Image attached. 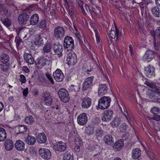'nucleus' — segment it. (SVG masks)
<instances>
[{
	"label": "nucleus",
	"mask_w": 160,
	"mask_h": 160,
	"mask_svg": "<svg viewBox=\"0 0 160 160\" xmlns=\"http://www.w3.org/2000/svg\"><path fill=\"white\" fill-rule=\"evenodd\" d=\"M151 99L152 101L160 102V88L154 83H151Z\"/></svg>",
	"instance_id": "nucleus-1"
},
{
	"label": "nucleus",
	"mask_w": 160,
	"mask_h": 160,
	"mask_svg": "<svg viewBox=\"0 0 160 160\" xmlns=\"http://www.w3.org/2000/svg\"><path fill=\"white\" fill-rule=\"evenodd\" d=\"M111 101V99L109 97H102L98 101V107L102 109H106L110 106Z\"/></svg>",
	"instance_id": "nucleus-2"
},
{
	"label": "nucleus",
	"mask_w": 160,
	"mask_h": 160,
	"mask_svg": "<svg viewBox=\"0 0 160 160\" xmlns=\"http://www.w3.org/2000/svg\"><path fill=\"white\" fill-rule=\"evenodd\" d=\"M58 94L60 100L63 102L66 103L69 100V96L66 89L62 88L58 91Z\"/></svg>",
	"instance_id": "nucleus-3"
},
{
	"label": "nucleus",
	"mask_w": 160,
	"mask_h": 160,
	"mask_svg": "<svg viewBox=\"0 0 160 160\" xmlns=\"http://www.w3.org/2000/svg\"><path fill=\"white\" fill-rule=\"evenodd\" d=\"M63 46L65 48L68 50L73 49L74 46L72 38L70 36L66 37L64 40Z\"/></svg>",
	"instance_id": "nucleus-4"
},
{
	"label": "nucleus",
	"mask_w": 160,
	"mask_h": 160,
	"mask_svg": "<svg viewBox=\"0 0 160 160\" xmlns=\"http://www.w3.org/2000/svg\"><path fill=\"white\" fill-rule=\"evenodd\" d=\"M151 33L152 36L153 37L152 42L154 48L155 50H157L159 48L158 43L156 40L155 36L156 35L160 38V27H158L156 29L155 32L154 31L151 30Z\"/></svg>",
	"instance_id": "nucleus-5"
},
{
	"label": "nucleus",
	"mask_w": 160,
	"mask_h": 160,
	"mask_svg": "<svg viewBox=\"0 0 160 160\" xmlns=\"http://www.w3.org/2000/svg\"><path fill=\"white\" fill-rule=\"evenodd\" d=\"M42 99L45 104L50 106L52 103V98L50 93L47 91L43 92L42 95Z\"/></svg>",
	"instance_id": "nucleus-6"
},
{
	"label": "nucleus",
	"mask_w": 160,
	"mask_h": 160,
	"mask_svg": "<svg viewBox=\"0 0 160 160\" xmlns=\"http://www.w3.org/2000/svg\"><path fill=\"white\" fill-rule=\"evenodd\" d=\"M39 153L41 157L45 160L49 159L51 157V153L48 149L41 148L39 150Z\"/></svg>",
	"instance_id": "nucleus-7"
},
{
	"label": "nucleus",
	"mask_w": 160,
	"mask_h": 160,
	"mask_svg": "<svg viewBox=\"0 0 160 160\" xmlns=\"http://www.w3.org/2000/svg\"><path fill=\"white\" fill-rule=\"evenodd\" d=\"M93 77H89L85 79L82 86V90L85 91L90 89L92 85Z\"/></svg>",
	"instance_id": "nucleus-8"
},
{
	"label": "nucleus",
	"mask_w": 160,
	"mask_h": 160,
	"mask_svg": "<svg viewBox=\"0 0 160 160\" xmlns=\"http://www.w3.org/2000/svg\"><path fill=\"white\" fill-rule=\"evenodd\" d=\"M67 60L68 65H74L77 62L76 55L74 52L69 53L68 55Z\"/></svg>",
	"instance_id": "nucleus-9"
},
{
	"label": "nucleus",
	"mask_w": 160,
	"mask_h": 160,
	"mask_svg": "<svg viewBox=\"0 0 160 160\" xmlns=\"http://www.w3.org/2000/svg\"><path fill=\"white\" fill-rule=\"evenodd\" d=\"M64 34L65 30L62 27L58 26L55 28L54 34L56 38H61L64 36Z\"/></svg>",
	"instance_id": "nucleus-10"
},
{
	"label": "nucleus",
	"mask_w": 160,
	"mask_h": 160,
	"mask_svg": "<svg viewBox=\"0 0 160 160\" xmlns=\"http://www.w3.org/2000/svg\"><path fill=\"white\" fill-rule=\"evenodd\" d=\"M54 149L59 152L64 151L66 149L67 146L65 143L62 141L56 142L53 146Z\"/></svg>",
	"instance_id": "nucleus-11"
},
{
	"label": "nucleus",
	"mask_w": 160,
	"mask_h": 160,
	"mask_svg": "<svg viewBox=\"0 0 160 160\" xmlns=\"http://www.w3.org/2000/svg\"><path fill=\"white\" fill-rule=\"evenodd\" d=\"M54 78L57 82L62 81L64 78V75L62 71L59 69H57L53 74Z\"/></svg>",
	"instance_id": "nucleus-12"
},
{
	"label": "nucleus",
	"mask_w": 160,
	"mask_h": 160,
	"mask_svg": "<svg viewBox=\"0 0 160 160\" xmlns=\"http://www.w3.org/2000/svg\"><path fill=\"white\" fill-rule=\"evenodd\" d=\"M48 61V59L43 57H38L36 61V64L38 67L42 68L45 66Z\"/></svg>",
	"instance_id": "nucleus-13"
},
{
	"label": "nucleus",
	"mask_w": 160,
	"mask_h": 160,
	"mask_svg": "<svg viewBox=\"0 0 160 160\" xmlns=\"http://www.w3.org/2000/svg\"><path fill=\"white\" fill-rule=\"evenodd\" d=\"M88 118L86 114L83 113L79 115L77 118V122L78 124L80 125H84L87 122Z\"/></svg>",
	"instance_id": "nucleus-14"
},
{
	"label": "nucleus",
	"mask_w": 160,
	"mask_h": 160,
	"mask_svg": "<svg viewBox=\"0 0 160 160\" xmlns=\"http://www.w3.org/2000/svg\"><path fill=\"white\" fill-rule=\"evenodd\" d=\"M113 112L110 110H106L103 114V116L102 118V121L108 122L112 118Z\"/></svg>",
	"instance_id": "nucleus-15"
},
{
	"label": "nucleus",
	"mask_w": 160,
	"mask_h": 160,
	"mask_svg": "<svg viewBox=\"0 0 160 160\" xmlns=\"http://www.w3.org/2000/svg\"><path fill=\"white\" fill-rule=\"evenodd\" d=\"M109 36L111 38H116V40H118L120 36L119 34V31L115 26V30L111 29L109 33Z\"/></svg>",
	"instance_id": "nucleus-16"
},
{
	"label": "nucleus",
	"mask_w": 160,
	"mask_h": 160,
	"mask_svg": "<svg viewBox=\"0 0 160 160\" xmlns=\"http://www.w3.org/2000/svg\"><path fill=\"white\" fill-rule=\"evenodd\" d=\"M53 50L56 55L58 56L59 57L62 56V46L57 44L54 45Z\"/></svg>",
	"instance_id": "nucleus-17"
},
{
	"label": "nucleus",
	"mask_w": 160,
	"mask_h": 160,
	"mask_svg": "<svg viewBox=\"0 0 160 160\" xmlns=\"http://www.w3.org/2000/svg\"><path fill=\"white\" fill-rule=\"evenodd\" d=\"M29 18V15L26 13H23L20 15L18 17V20L21 24H24Z\"/></svg>",
	"instance_id": "nucleus-18"
},
{
	"label": "nucleus",
	"mask_w": 160,
	"mask_h": 160,
	"mask_svg": "<svg viewBox=\"0 0 160 160\" xmlns=\"http://www.w3.org/2000/svg\"><path fill=\"white\" fill-rule=\"evenodd\" d=\"M14 146L16 149L18 151H22L25 149V144L23 141L20 140L16 141Z\"/></svg>",
	"instance_id": "nucleus-19"
},
{
	"label": "nucleus",
	"mask_w": 160,
	"mask_h": 160,
	"mask_svg": "<svg viewBox=\"0 0 160 160\" xmlns=\"http://www.w3.org/2000/svg\"><path fill=\"white\" fill-rule=\"evenodd\" d=\"M91 103V99L90 98H84L82 101V107L84 108H87L90 106Z\"/></svg>",
	"instance_id": "nucleus-20"
},
{
	"label": "nucleus",
	"mask_w": 160,
	"mask_h": 160,
	"mask_svg": "<svg viewBox=\"0 0 160 160\" xmlns=\"http://www.w3.org/2000/svg\"><path fill=\"white\" fill-rule=\"evenodd\" d=\"M23 57L27 62H28L30 64H32L34 63V60L31 54L25 53Z\"/></svg>",
	"instance_id": "nucleus-21"
},
{
	"label": "nucleus",
	"mask_w": 160,
	"mask_h": 160,
	"mask_svg": "<svg viewBox=\"0 0 160 160\" xmlns=\"http://www.w3.org/2000/svg\"><path fill=\"white\" fill-rule=\"evenodd\" d=\"M37 140L40 143H45L47 140V137L44 133H40L37 137Z\"/></svg>",
	"instance_id": "nucleus-22"
},
{
	"label": "nucleus",
	"mask_w": 160,
	"mask_h": 160,
	"mask_svg": "<svg viewBox=\"0 0 160 160\" xmlns=\"http://www.w3.org/2000/svg\"><path fill=\"white\" fill-rule=\"evenodd\" d=\"M141 150L138 148L134 149L132 152V157L134 159H138L141 155Z\"/></svg>",
	"instance_id": "nucleus-23"
},
{
	"label": "nucleus",
	"mask_w": 160,
	"mask_h": 160,
	"mask_svg": "<svg viewBox=\"0 0 160 160\" xmlns=\"http://www.w3.org/2000/svg\"><path fill=\"white\" fill-rule=\"evenodd\" d=\"M107 91V87L105 84L100 85L98 87V94L102 96L105 94Z\"/></svg>",
	"instance_id": "nucleus-24"
},
{
	"label": "nucleus",
	"mask_w": 160,
	"mask_h": 160,
	"mask_svg": "<svg viewBox=\"0 0 160 160\" xmlns=\"http://www.w3.org/2000/svg\"><path fill=\"white\" fill-rule=\"evenodd\" d=\"M39 20V16L38 14H35L31 17L30 22L31 25H35L38 23Z\"/></svg>",
	"instance_id": "nucleus-25"
},
{
	"label": "nucleus",
	"mask_w": 160,
	"mask_h": 160,
	"mask_svg": "<svg viewBox=\"0 0 160 160\" xmlns=\"http://www.w3.org/2000/svg\"><path fill=\"white\" fill-rule=\"evenodd\" d=\"M123 109L124 112H123L124 114V116L126 118L128 122L130 123V121H131V118L132 117V115L130 113V111L128 110L126 108H125L124 106H123Z\"/></svg>",
	"instance_id": "nucleus-26"
},
{
	"label": "nucleus",
	"mask_w": 160,
	"mask_h": 160,
	"mask_svg": "<svg viewBox=\"0 0 160 160\" xmlns=\"http://www.w3.org/2000/svg\"><path fill=\"white\" fill-rule=\"evenodd\" d=\"M5 149L8 151L12 150L13 147V145L12 141L10 139H7L5 142Z\"/></svg>",
	"instance_id": "nucleus-27"
},
{
	"label": "nucleus",
	"mask_w": 160,
	"mask_h": 160,
	"mask_svg": "<svg viewBox=\"0 0 160 160\" xmlns=\"http://www.w3.org/2000/svg\"><path fill=\"white\" fill-rule=\"evenodd\" d=\"M51 45L48 42L44 44L43 47L42 52L43 54H45L50 52L51 51Z\"/></svg>",
	"instance_id": "nucleus-28"
},
{
	"label": "nucleus",
	"mask_w": 160,
	"mask_h": 160,
	"mask_svg": "<svg viewBox=\"0 0 160 160\" xmlns=\"http://www.w3.org/2000/svg\"><path fill=\"white\" fill-rule=\"evenodd\" d=\"M26 143L28 145H33L36 142V138L32 136H28L25 139Z\"/></svg>",
	"instance_id": "nucleus-29"
},
{
	"label": "nucleus",
	"mask_w": 160,
	"mask_h": 160,
	"mask_svg": "<svg viewBox=\"0 0 160 160\" xmlns=\"http://www.w3.org/2000/svg\"><path fill=\"white\" fill-rule=\"evenodd\" d=\"M34 44L38 47H39L40 46H42L44 44L43 40L41 36L39 35L35 41L33 42Z\"/></svg>",
	"instance_id": "nucleus-30"
},
{
	"label": "nucleus",
	"mask_w": 160,
	"mask_h": 160,
	"mask_svg": "<svg viewBox=\"0 0 160 160\" xmlns=\"http://www.w3.org/2000/svg\"><path fill=\"white\" fill-rule=\"evenodd\" d=\"M7 138V133L3 128L0 127V142L4 141Z\"/></svg>",
	"instance_id": "nucleus-31"
},
{
	"label": "nucleus",
	"mask_w": 160,
	"mask_h": 160,
	"mask_svg": "<svg viewBox=\"0 0 160 160\" xmlns=\"http://www.w3.org/2000/svg\"><path fill=\"white\" fill-rule=\"evenodd\" d=\"M124 146L123 141L119 140L116 142L114 145V148L117 150H120Z\"/></svg>",
	"instance_id": "nucleus-32"
},
{
	"label": "nucleus",
	"mask_w": 160,
	"mask_h": 160,
	"mask_svg": "<svg viewBox=\"0 0 160 160\" xmlns=\"http://www.w3.org/2000/svg\"><path fill=\"white\" fill-rule=\"evenodd\" d=\"M121 119L119 117L115 118L114 120L110 123L113 127H117L121 123Z\"/></svg>",
	"instance_id": "nucleus-33"
},
{
	"label": "nucleus",
	"mask_w": 160,
	"mask_h": 160,
	"mask_svg": "<svg viewBox=\"0 0 160 160\" xmlns=\"http://www.w3.org/2000/svg\"><path fill=\"white\" fill-rule=\"evenodd\" d=\"M25 122L29 125L32 124L35 122L34 118L32 116H28L25 118Z\"/></svg>",
	"instance_id": "nucleus-34"
},
{
	"label": "nucleus",
	"mask_w": 160,
	"mask_h": 160,
	"mask_svg": "<svg viewBox=\"0 0 160 160\" xmlns=\"http://www.w3.org/2000/svg\"><path fill=\"white\" fill-rule=\"evenodd\" d=\"M105 143L108 145H111L113 142L112 138L111 135H108L106 136L104 138Z\"/></svg>",
	"instance_id": "nucleus-35"
},
{
	"label": "nucleus",
	"mask_w": 160,
	"mask_h": 160,
	"mask_svg": "<svg viewBox=\"0 0 160 160\" xmlns=\"http://www.w3.org/2000/svg\"><path fill=\"white\" fill-rule=\"evenodd\" d=\"M152 12L154 16L157 17H160V11L157 7H155L153 8Z\"/></svg>",
	"instance_id": "nucleus-36"
},
{
	"label": "nucleus",
	"mask_w": 160,
	"mask_h": 160,
	"mask_svg": "<svg viewBox=\"0 0 160 160\" xmlns=\"http://www.w3.org/2000/svg\"><path fill=\"white\" fill-rule=\"evenodd\" d=\"M0 60L2 63H7L9 60V57L8 55L3 54L1 56Z\"/></svg>",
	"instance_id": "nucleus-37"
},
{
	"label": "nucleus",
	"mask_w": 160,
	"mask_h": 160,
	"mask_svg": "<svg viewBox=\"0 0 160 160\" xmlns=\"http://www.w3.org/2000/svg\"><path fill=\"white\" fill-rule=\"evenodd\" d=\"M15 42L16 43V45L17 48H18L23 44V42L22 40L19 37H16Z\"/></svg>",
	"instance_id": "nucleus-38"
},
{
	"label": "nucleus",
	"mask_w": 160,
	"mask_h": 160,
	"mask_svg": "<svg viewBox=\"0 0 160 160\" xmlns=\"http://www.w3.org/2000/svg\"><path fill=\"white\" fill-rule=\"evenodd\" d=\"M1 20L3 23L7 27H9L12 24L11 20L8 18L2 19Z\"/></svg>",
	"instance_id": "nucleus-39"
},
{
	"label": "nucleus",
	"mask_w": 160,
	"mask_h": 160,
	"mask_svg": "<svg viewBox=\"0 0 160 160\" xmlns=\"http://www.w3.org/2000/svg\"><path fill=\"white\" fill-rule=\"evenodd\" d=\"M74 142L76 145H81L82 144V142L80 138V137L78 135H76L75 136Z\"/></svg>",
	"instance_id": "nucleus-40"
},
{
	"label": "nucleus",
	"mask_w": 160,
	"mask_h": 160,
	"mask_svg": "<svg viewBox=\"0 0 160 160\" xmlns=\"http://www.w3.org/2000/svg\"><path fill=\"white\" fill-rule=\"evenodd\" d=\"M38 26L40 28L45 29L46 28V23L45 19L42 20L38 25Z\"/></svg>",
	"instance_id": "nucleus-41"
},
{
	"label": "nucleus",
	"mask_w": 160,
	"mask_h": 160,
	"mask_svg": "<svg viewBox=\"0 0 160 160\" xmlns=\"http://www.w3.org/2000/svg\"><path fill=\"white\" fill-rule=\"evenodd\" d=\"M2 70L3 72L7 71L9 68V66L7 63H2L0 64Z\"/></svg>",
	"instance_id": "nucleus-42"
},
{
	"label": "nucleus",
	"mask_w": 160,
	"mask_h": 160,
	"mask_svg": "<svg viewBox=\"0 0 160 160\" xmlns=\"http://www.w3.org/2000/svg\"><path fill=\"white\" fill-rule=\"evenodd\" d=\"M73 158L72 154L69 152L64 154L63 160H72Z\"/></svg>",
	"instance_id": "nucleus-43"
},
{
	"label": "nucleus",
	"mask_w": 160,
	"mask_h": 160,
	"mask_svg": "<svg viewBox=\"0 0 160 160\" xmlns=\"http://www.w3.org/2000/svg\"><path fill=\"white\" fill-rule=\"evenodd\" d=\"M18 129L20 133H22L26 131L27 128L25 126L21 125L19 126Z\"/></svg>",
	"instance_id": "nucleus-44"
},
{
	"label": "nucleus",
	"mask_w": 160,
	"mask_h": 160,
	"mask_svg": "<svg viewBox=\"0 0 160 160\" xmlns=\"http://www.w3.org/2000/svg\"><path fill=\"white\" fill-rule=\"evenodd\" d=\"M95 135L97 137H101L103 135V131L100 129H98L96 131Z\"/></svg>",
	"instance_id": "nucleus-45"
},
{
	"label": "nucleus",
	"mask_w": 160,
	"mask_h": 160,
	"mask_svg": "<svg viewBox=\"0 0 160 160\" xmlns=\"http://www.w3.org/2000/svg\"><path fill=\"white\" fill-rule=\"evenodd\" d=\"M150 51L149 50H148L146 51L145 54L143 57V60H147V61L148 62H149V60L148 61V60L150 58Z\"/></svg>",
	"instance_id": "nucleus-46"
},
{
	"label": "nucleus",
	"mask_w": 160,
	"mask_h": 160,
	"mask_svg": "<svg viewBox=\"0 0 160 160\" xmlns=\"http://www.w3.org/2000/svg\"><path fill=\"white\" fill-rule=\"evenodd\" d=\"M128 126L125 123H122L120 126V130L121 132H124L127 129Z\"/></svg>",
	"instance_id": "nucleus-47"
},
{
	"label": "nucleus",
	"mask_w": 160,
	"mask_h": 160,
	"mask_svg": "<svg viewBox=\"0 0 160 160\" xmlns=\"http://www.w3.org/2000/svg\"><path fill=\"white\" fill-rule=\"evenodd\" d=\"M151 111L153 114H157L160 112V110L158 108L154 107L152 108Z\"/></svg>",
	"instance_id": "nucleus-48"
},
{
	"label": "nucleus",
	"mask_w": 160,
	"mask_h": 160,
	"mask_svg": "<svg viewBox=\"0 0 160 160\" xmlns=\"http://www.w3.org/2000/svg\"><path fill=\"white\" fill-rule=\"evenodd\" d=\"M46 76L47 78L49 80L50 82L52 83H54V81L51 75L48 73H46Z\"/></svg>",
	"instance_id": "nucleus-49"
},
{
	"label": "nucleus",
	"mask_w": 160,
	"mask_h": 160,
	"mask_svg": "<svg viewBox=\"0 0 160 160\" xmlns=\"http://www.w3.org/2000/svg\"><path fill=\"white\" fill-rule=\"evenodd\" d=\"M94 31L95 32V36L97 40V42L98 43L100 42L99 34L98 33L97 30V29H94Z\"/></svg>",
	"instance_id": "nucleus-50"
},
{
	"label": "nucleus",
	"mask_w": 160,
	"mask_h": 160,
	"mask_svg": "<svg viewBox=\"0 0 160 160\" xmlns=\"http://www.w3.org/2000/svg\"><path fill=\"white\" fill-rule=\"evenodd\" d=\"M151 78L152 77H154L155 76V68L154 67H151Z\"/></svg>",
	"instance_id": "nucleus-51"
},
{
	"label": "nucleus",
	"mask_w": 160,
	"mask_h": 160,
	"mask_svg": "<svg viewBox=\"0 0 160 160\" xmlns=\"http://www.w3.org/2000/svg\"><path fill=\"white\" fill-rule=\"evenodd\" d=\"M20 81L22 83H24L26 82V79L25 76L23 75H20Z\"/></svg>",
	"instance_id": "nucleus-52"
},
{
	"label": "nucleus",
	"mask_w": 160,
	"mask_h": 160,
	"mask_svg": "<svg viewBox=\"0 0 160 160\" xmlns=\"http://www.w3.org/2000/svg\"><path fill=\"white\" fill-rule=\"evenodd\" d=\"M149 67H146L145 69V73L147 77H149L150 75V70Z\"/></svg>",
	"instance_id": "nucleus-53"
},
{
	"label": "nucleus",
	"mask_w": 160,
	"mask_h": 160,
	"mask_svg": "<svg viewBox=\"0 0 160 160\" xmlns=\"http://www.w3.org/2000/svg\"><path fill=\"white\" fill-rule=\"evenodd\" d=\"M28 89L27 88H26L23 90L22 92L23 95L25 97H26L28 94Z\"/></svg>",
	"instance_id": "nucleus-54"
},
{
	"label": "nucleus",
	"mask_w": 160,
	"mask_h": 160,
	"mask_svg": "<svg viewBox=\"0 0 160 160\" xmlns=\"http://www.w3.org/2000/svg\"><path fill=\"white\" fill-rule=\"evenodd\" d=\"M152 119L155 120L157 121H159L160 120V115H155L152 118Z\"/></svg>",
	"instance_id": "nucleus-55"
},
{
	"label": "nucleus",
	"mask_w": 160,
	"mask_h": 160,
	"mask_svg": "<svg viewBox=\"0 0 160 160\" xmlns=\"http://www.w3.org/2000/svg\"><path fill=\"white\" fill-rule=\"evenodd\" d=\"M89 131L88 134L89 135H92L94 132V128L93 127H90L89 129Z\"/></svg>",
	"instance_id": "nucleus-56"
},
{
	"label": "nucleus",
	"mask_w": 160,
	"mask_h": 160,
	"mask_svg": "<svg viewBox=\"0 0 160 160\" xmlns=\"http://www.w3.org/2000/svg\"><path fill=\"white\" fill-rule=\"evenodd\" d=\"M68 12L72 18L74 17V13L72 10H69L68 11Z\"/></svg>",
	"instance_id": "nucleus-57"
},
{
	"label": "nucleus",
	"mask_w": 160,
	"mask_h": 160,
	"mask_svg": "<svg viewBox=\"0 0 160 160\" xmlns=\"http://www.w3.org/2000/svg\"><path fill=\"white\" fill-rule=\"evenodd\" d=\"M69 90L71 92H75L76 90L74 88V86L73 85H71L69 88Z\"/></svg>",
	"instance_id": "nucleus-58"
},
{
	"label": "nucleus",
	"mask_w": 160,
	"mask_h": 160,
	"mask_svg": "<svg viewBox=\"0 0 160 160\" xmlns=\"http://www.w3.org/2000/svg\"><path fill=\"white\" fill-rule=\"evenodd\" d=\"M36 31V28H31L29 31V32L30 33V34L31 35H32L34 34Z\"/></svg>",
	"instance_id": "nucleus-59"
},
{
	"label": "nucleus",
	"mask_w": 160,
	"mask_h": 160,
	"mask_svg": "<svg viewBox=\"0 0 160 160\" xmlns=\"http://www.w3.org/2000/svg\"><path fill=\"white\" fill-rule=\"evenodd\" d=\"M81 146V145H79V146L76 145V146L75 147L74 149H75V150L76 152H78L80 150V146Z\"/></svg>",
	"instance_id": "nucleus-60"
},
{
	"label": "nucleus",
	"mask_w": 160,
	"mask_h": 160,
	"mask_svg": "<svg viewBox=\"0 0 160 160\" xmlns=\"http://www.w3.org/2000/svg\"><path fill=\"white\" fill-rule=\"evenodd\" d=\"M76 36L77 38H78V39L79 40H81L82 39V37L81 36V35L80 34L78 33H76Z\"/></svg>",
	"instance_id": "nucleus-61"
},
{
	"label": "nucleus",
	"mask_w": 160,
	"mask_h": 160,
	"mask_svg": "<svg viewBox=\"0 0 160 160\" xmlns=\"http://www.w3.org/2000/svg\"><path fill=\"white\" fill-rule=\"evenodd\" d=\"M129 48L130 51V52L131 55H132L133 54V51L132 47V45H129Z\"/></svg>",
	"instance_id": "nucleus-62"
},
{
	"label": "nucleus",
	"mask_w": 160,
	"mask_h": 160,
	"mask_svg": "<svg viewBox=\"0 0 160 160\" xmlns=\"http://www.w3.org/2000/svg\"><path fill=\"white\" fill-rule=\"evenodd\" d=\"M4 108V105L3 103L0 102V112H1L3 109Z\"/></svg>",
	"instance_id": "nucleus-63"
},
{
	"label": "nucleus",
	"mask_w": 160,
	"mask_h": 160,
	"mask_svg": "<svg viewBox=\"0 0 160 160\" xmlns=\"http://www.w3.org/2000/svg\"><path fill=\"white\" fill-rule=\"evenodd\" d=\"M155 1L156 5L160 7V0H155Z\"/></svg>",
	"instance_id": "nucleus-64"
}]
</instances>
